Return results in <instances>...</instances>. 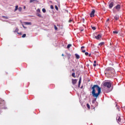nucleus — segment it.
I'll return each mask as SVG.
<instances>
[{"mask_svg": "<svg viewBox=\"0 0 125 125\" xmlns=\"http://www.w3.org/2000/svg\"><path fill=\"white\" fill-rule=\"evenodd\" d=\"M19 11H22V8H21V7H20L19 8Z\"/></svg>", "mask_w": 125, "mask_h": 125, "instance_id": "obj_24", "label": "nucleus"}, {"mask_svg": "<svg viewBox=\"0 0 125 125\" xmlns=\"http://www.w3.org/2000/svg\"><path fill=\"white\" fill-rule=\"evenodd\" d=\"M22 26L23 28H24V29H26V27H25V26H24V24H22Z\"/></svg>", "mask_w": 125, "mask_h": 125, "instance_id": "obj_35", "label": "nucleus"}, {"mask_svg": "<svg viewBox=\"0 0 125 125\" xmlns=\"http://www.w3.org/2000/svg\"><path fill=\"white\" fill-rule=\"evenodd\" d=\"M86 106H87L88 109H90V105H89V104H87Z\"/></svg>", "mask_w": 125, "mask_h": 125, "instance_id": "obj_17", "label": "nucleus"}, {"mask_svg": "<svg viewBox=\"0 0 125 125\" xmlns=\"http://www.w3.org/2000/svg\"><path fill=\"white\" fill-rule=\"evenodd\" d=\"M112 70L113 68L112 67H108L105 69L104 74L105 75H111V73H112Z\"/></svg>", "mask_w": 125, "mask_h": 125, "instance_id": "obj_2", "label": "nucleus"}, {"mask_svg": "<svg viewBox=\"0 0 125 125\" xmlns=\"http://www.w3.org/2000/svg\"><path fill=\"white\" fill-rule=\"evenodd\" d=\"M26 37V34H24L22 36V38H25Z\"/></svg>", "mask_w": 125, "mask_h": 125, "instance_id": "obj_26", "label": "nucleus"}, {"mask_svg": "<svg viewBox=\"0 0 125 125\" xmlns=\"http://www.w3.org/2000/svg\"><path fill=\"white\" fill-rule=\"evenodd\" d=\"M23 9H26V6H23Z\"/></svg>", "mask_w": 125, "mask_h": 125, "instance_id": "obj_40", "label": "nucleus"}, {"mask_svg": "<svg viewBox=\"0 0 125 125\" xmlns=\"http://www.w3.org/2000/svg\"><path fill=\"white\" fill-rule=\"evenodd\" d=\"M71 46H72V44H69L67 45V48H70Z\"/></svg>", "mask_w": 125, "mask_h": 125, "instance_id": "obj_19", "label": "nucleus"}, {"mask_svg": "<svg viewBox=\"0 0 125 125\" xmlns=\"http://www.w3.org/2000/svg\"><path fill=\"white\" fill-rule=\"evenodd\" d=\"M75 56L76 57V58H77V59H79V55H78L77 54H75Z\"/></svg>", "mask_w": 125, "mask_h": 125, "instance_id": "obj_25", "label": "nucleus"}, {"mask_svg": "<svg viewBox=\"0 0 125 125\" xmlns=\"http://www.w3.org/2000/svg\"><path fill=\"white\" fill-rule=\"evenodd\" d=\"M19 30H18V28H16L15 30V32L16 33H17V32H18Z\"/></svg>", "mask_w": 125, "mask_h": 125, "instance_id": "obj_28", "label": "nucleus"}, {"mask_svg": "<svg viewBox=\"0 0 125 125\" xmlns=\"http://www.w3.org/2000/svg\"><path fill=\"white\" fill-rule=\"evenodd\" d=\"M81 67H82V68H83V66H82V65L81 66Z\"/></svg>", "mask_w": 125, "mask_h": 125, "instance_id": "obj_49", "label": "nucleus"}, {"mask_svg": "<svg viewBox=\"0 0 125 125\" xmlns=\"http://www.w3.org/2000/svg\"><path fill=\"white\" fill-rule=\"evenodd\" d=\"M82 82V77H80L79 81V86L80 87V85H81V83Z\"/></svg>", "mask_w": 125, "mask_h": 125, "instance_id": "obj_13", "label": "nucleus"}, {"mask_svg": "<svg viewBox=\"0 0 125 125\" xmlns=\"http://www.w3.org/2000/svg\"><path fill=\"white\" fill-rule=\"evenodd\" d=\"M57 29H58V28H57V27H56V26L55 25V30H57Z\"/></svg>", "mask_w": 125, "mask_h": 125, "instance_id": "obj_37", "label": "nucleus"}, {"mask_svg": "<svg viewBox=\"0 0 125 125\" xmlns=\"http://www.w3.org/2000/svg\"><path fill=\"white\" fill-rule=\"evenodd\" d=\"M78 81V80H77L76 79H72V83L73 84H75V83H77V82Z\"/></svg>", "mask_w": 125, "mask_h": 125, "instance_id": "obj_8", "label": "nucleus"}, {"mask_svg": "<svg viewBox=\"0 0 125 125\" xmlns=\"http://www.w3.org/2000/svg\"><path fill=\"white\" fill-rule=\"evenodd\" d=\"M64 56V54H62V56Z\"/></svg>", "mask_w": 125, "mask_h": 125, "instance_id": "obj_44", "label": "nucleus"}, {"mask_svg": "<svg viewBox=\"0 0 125 125\" xmlns=\"http://www.w3.org/2000/svg\"><path fill=\"white\" fill-rule=\"evenodd\" d=\"M37 11L38 12H41V10H40V9H38L37 10Z\"/></svg>", "mask_w": 125, "mask_h": 125, "instance_id": "obj_34", "label": "nucleus"}, {"mask_svg": "<svg viewBox=\"0 0 125 125\" xmlns=\"http://www.w3.org/2000/svg\"><path fill=\"white\" fill-rule=\"evenodd\" d=\"M113 33L114 34H118V33H119V32L115 31H113Z\"/></svg>", "mask_w": 125, "mask_h": 125, "instance_id": "obj_29", "label": "nucleus"}, {"mask_svg": "<svg viewBox=\"0 0 125 125\" xmlns=\"http://www.w3.org/2000/svg\"><path fill=\"white\" fill-rule=\"evenodd\" d=\"M24 24H25V25H32V23L31 22H23Z\"/></svg>", "mask_w": 125, "mask_h": 125, "instance_id": "obj_11", "label": "nucleus"}, {"mask_svg": "<svg viewBox=\"0 0 125 125\" xmlns=\"http://www.w3.org/2000/svg\"><path fill=\"white\" fill-rule=\"evenodd\" d=\"M113 51L115 50V48H113Z\"/></svg>", "mask_w": 125, "mask_h": 125, "instance_id": "obj_46", "label": "nucleus"}, {"mask_svg": "<svg viewBox=\"0 0 125 125\" xmlns=\"http://www.w3.org/2000/svg\"><path fill=\"white\" fill-rule=\"evenodd\" d=\"M85 55H86V56H87V55H88V52H85Z\"/></svg>", "mask_w": 125, "mask_h": 125, "instance_id": "obj_32", "label": "nucleus"}, {"mask_svg": "<svg viewBox=\"0 0 125 125\" xmlns=\"http://www.w3.org/2000/svg\"><path fill=\"white\" fill-rule=\"evenodd\" d=\"M94 13H95V10L93 9L92 11L91 12L90 14V17H94Z\"/></svg>", "mask_w": 125, "mask_h": 125, "instance_id": "obj_4", "label": "nucleus"}, {"mask_svg": "<svg viewBox=\"0 0 125 125\" xmlns=\"http://www.w3.org/2000/svg\"><path fill=\"white\" fill-rule=\"evenodd\" d=\"M75 73H73L72 74V76L73 77V78H76V76H75Z\"/></svg>", "mask_w": 125, "mask_h": 125, "instance_id": "obj_23", "label": "nucleus"}, {"mask_svg": "<svg viewBox=\"0 0 125 125\" xmlns=\"http://www.w3.org/2000/svg\"><path fill=\"white\" fill-rule=\"evenodd\" d=\"M71 22H72V20H70L69 21V23H71Z\"/></svg>", "mask_w": 125, "mask_h": 125, "instance_id": "obj_41", "label": "nucleus"}, {"mask_svg": "<svg viewBox=\"0 0 125 125\" xmlns=\"http://www.w3.org/2000/svg\"><path fill=\"white\" fill-rule=\"evenodd\" d=\"M80 88H81V89H83V88H84L83 85H82V86L80 87Z\"/></svg>", "mask_w": 125, "mask_h": 125, "instance_id": "obj_33", "label": "nucleus"}, {"mask_svg": "<svg viewBox=\"0 0 125 125\" xmlns=\"http://www.w3.org/2000/svg\"><path fill=\"white\" fill-rule=\"evenodd\" d=\"M42 11L43 12V13H45V12H46V10L44 8L42 9Z\"/></svg>", "mask_w": 125, "mask_h": 125, "instance_id": "obj_16", "label": "nucleus"}, {"mask_svg": "<svg viewBox=\"0 0 125 125\" xmlns=\"http://www.w3.org/2000/svg\"><path fill=\"white\" fill-rule=\"evenodd\" d=\"M91 28L93 30H96V28L94 26H91Z\"/></svg>", "mask_w": 125, "mask_h": 125, "instance_id": "obj_22", "label": "nucleus"}, {"mask_svg": "<svg viewBox=\"0 0 125 125\" xmlns=\"http://www.w3.org/2000/svg\"><path fill=\"white\" fill-rule=\"evenodd\" d=\"M91 55V54H89V57H90Z\"/></svg>", "mask_w": 125, "mask_h": 125, "instance_id": "obj_45", "label": "nucleus"}, {"mask_svg": "<svg viewBox=\"0 0 125 125\" xmlns=\"http://www.w3.org/2000/svg\"><path fill=\"white\" fill-rule=\"evenodd\" d=\"M30 3H32V2H33V3H38L39 2V1L38 0H30Z\"/></svg>", "mask_w": 125, "mask_h": 125, "instance_id": "obj_5", "label": "nucleus"}, {"mask_svg": "<svg viewBox=\"0 0 125 125\" xmlns=\"http://www.w3.org/2000/svg\"><path fill=\"white\" fill-rule=\"evenodd\" d=\"M116 120L117 121V123H118V124H120V123H121V118L120 117H117L116 118Z\"/></svg>", "mask_w": 125, "mask_h": 125, "instance_id": "obj_7", "label": "nucleus"}, {"mask_svg": "<svg viewBox=\"0 0 125 125\" xmlns=\"http://www.w3.org/2000/svg\"><path fill=\"white\" fill-rule=\"evenodd\" d=\"M114 19H115V20H119V16L116 15V16H114Z\"/></svg>", "mask_w": 125, "mask_h": 125, "instance_id": "obj_14", "label": "nucleus"}, {"mask_svg": "<svg viewBox=\"0 0 125 125\" xmlns=\"http://www.w3.org/2000/svg\"><path fill=\"white\" fill-rule=\"evenodd\" d=\"M72 71L74 72L75 71V70L74 69H72Z\"/></svg>", "mask_w": 125, "mask_h": 125, "instance_id": "obj_47", "label": "nucleus"}, {"mask_svg": "<svg viewBox=\"0 0 125 125\" xmlns=\"http://www.w3.org/2000/svg\"><path fill=\"white\" fill-rule=\"evenodd\" d=\"M101 37H102L101 35H98L97 36H95V38L97 40H99V39H101Z\"/></svg>", "mask_w": 125, "mask_h": 125, "instance_id": "obj_9", "label": "nucleus"}, {"mask_svg": "<svg viewBox=\"0 0 125 125\" xmlns=\"http://www.w3.org/2000/svg\"><path fill=\"white\" fill-rule=\"evenodd\" d=\"M37 16H38V17H42V15H41L40 13H38L36 14Z\"/></svg>", "mask_w": 125, "mask_h": 125, "instance_id": "obj_15", "label": "nucleus"}, {"mask_svg": "<svg viewBox=\"0 0 125 125\" xmlns=\"http://www.w3.org/2000/svg\"><path fill=\"white\" fill-rule=\"evenodd\" d=\"M108 21H110V19H108L106 20V22H108Z\"/></svg>", "mask_w": 125, "mask_h": 125, "instance_id": "obj_38", "label": "nucleus"}, {"mask_svg": "<svg viewBox=\"0 0 125 125\" xmlns=\"http://www.w3.org/2000/svg\"><path fill=\"white\" fill-rule=\"evenodd\" d=\"M94 64H95L96 63V61H94Z\"/></svg>", "mask_w": 125, "mask_h": 125, "instance_id": "obj_43", "label": "nucleus"}, {"mask_svg": "<svg viewBox=\"0 0 125 125\" xmlns=\"http://www.w3.org/2000/svg\"><path fill=\"white\" fill-rule=\"evenodd\" d=\"M81 21H82V22H83V23H84V19H82L81 20Z\"/></svg>", "mask_w": 125, "mask_h": 125, "instance_id": "obj_31", "label": "nucleus"}, {"mask_svg": "<svg viewBox=\"0 0 125 125\" xmlns=\"http://www.w3.org/2000/svg\"><path fill=\"white\" fill-rule=\"evenodd\" d=\"M50 8H51V9H53V8H54L53 5H51L50 6Z\"/></svg>", "mask_w": 125, "mask_h": 125, "instance_id": "obj_30", "label": "nucleus"}, {"mask_svg": "<svg viewBox=\"0 0 125 125\" xmlns=\"http://www.w3.org/2000/svg\"><path fill=\"white\" fill-rule=\"evenodd\" d=\"M86 66H87V67H88V66H89V64H86Z\"/></svg>", "mask_w": 125, "mask_h": 125, "instance_id": "obj_42", "label": "nucleus"}, {"mask_svg": "<svg viewBox=\"0 0 125 125\" xmlns=\"http://www.w3.org/2000/svg\"><path fill=\"white\" fill-rule=\"evenodd\" d=\"M113 5H114V2L113 1L109 2V8H112Z\"/></svg>", "mask_w": 125, "mask_h": 125, "instance_id": "obj_6", "label": "nucleus"}, {"mask_svg": "<svg viewBox=\"0 0 125 125\" xmlns=\"http://www.w3.org/2000/svg\"><path fill=\"white\" fill-rule=\"evenodd\" d=\"M91 89L92 90V94L93 97H95V99L92 101V103H94L96 101L97 97L99 96L100 93H101V88L98 86V85H94L92 87Z\"/></svg>", "mask_w": 125, "mask_h": 125, "instance_id": "obj_1", "label": "nucleus"}, {"mask_svg": "<svg viewBox=\"0 0 125 125\" xmlns=\"http://www.w3.org/2000/svg\"><path fill=\"white\" fill-rule=\"evenodd\" d=\"M93 66H94V67H96V63H94Z\"/></svg>", "mask_w": 125, "mask_h": 125, "instance_id": "obj_39", "label": "nucleus"}, {"mask_svg": "<svg viewBox=\"0 0 125 125\" xmlns=\"http://www.w3.org/2000/svg\"><path fill=\"white\" fill-rule=\"evenodd\" d=\"M110 45H112V43H110Z\"/></svg>", "mask_w": 125, "mask_h": 125, "instance_id": "obj_48", "label": "nucleus"}, {"mask_svg": "<svg viewBox=\"0 0 125 125\" xmlns=\"http://www.w3.org/2000/svg\"><path fill=\"white\" fill-rule=\"evenodd\" d=\"M104 86H105V87H107V88H110L111 86V83L109 82H105L104 83Z\"/></svg>", "mask_w": 125, "mask_h": 125, "instance_id": "obj_3", "label": "nucleus"}, {"mask_svg": "<svg viewBox=\"0 0 125 125\" xmlns=\"http://www.w3.org/2000/svg\"><path fill=\"white\" fill-rule=\"evenodd\" d=\"M17 9H18V6L17 5L15 7V11H16L17 10Z\"/></svg>", "mask_w": 125, "mask_h": 125, "instance_id": "obj_20", "label": "nucleus"}, {"mask_svg": "<svg viewBox=\"0 0 125 125\" xmlns=\"http://www.w3.org/2000/svg\"><path fill=\"white\" fill-rule=\"evenodd\" d=\"M104 44V42H102L100 43L99 44V45H103Z\"/></svg>", "mask_w": 125, "mask_h": 125, "instance_id": "obj_21", "label": "nucleus"}, {"mask_svg": "<svg viewBox=\"0 0 125 125\" xmlns=\"http://www.w3.org/2000/svg\"><path fill=\"white\" fill-rule=\"evenodd\" d=\"M116 9H117V10H119V9H120V8H121V6L120 5H117L116 7H115Z\"/></svg>", "mask_w": 125, "mask_h": 125, "instance_id": "obj_12", "label": "nucleus"}, {"mask_svg": "<svg viewBox=\"0 0 125 125\" xmlns=\"http://www.w3.org/2000/svg\"><path fill=\"white\" fill-rule=\"evenodd\" d=\"M81 32H83V31L84 29H81V28L80 29Z\"/></svg>", "mask_w": 125, "mask_h": 125, "instance_id": "obj_36", "label": "nucleus"}, {"mask_svg": "<svg viewBox=\"0 0 125 125\" xmlns=\"http://www.w3.org/2000/svg\"><path fill=\"white\" fill-rule=\"evenodd\" d=\"M83 48H84V46H82L81 48V50H82V52H83V53H84V52H85V50H83Z\"/></svg>", "mask_w": 125, "mask_h": 125, "instance_id": "obj_10", "label": "nucleus"}, {"mask_svg": "<svg viewBox=\"0 0 125 125\" xmlns=\"http://www.w3.org/2000/svg\"><path fill=\"white\" fill-rule=\"evenodd\" d=\"M2 18H3L4 19H8V17H6V16H2Z\"/></svg>", "mask_w": 125, "mask_h": 125, "instance_id": "obj_18", "label": "nucleus"}, {"mask_svg": "<svg viewBox=\"0 0 125 125\" xmlns=\"http://www.w3.org/2000/svg\"><path fill=\"white\" fill-rule=\"evenodd\" d=\"M55 9H56V10H58V7H57V5H55Z\"/></svg>", "mask_w": 125, "mask_h": 125, "instance_id": "obj_27", "label": "nucleus"}]
</instances>
